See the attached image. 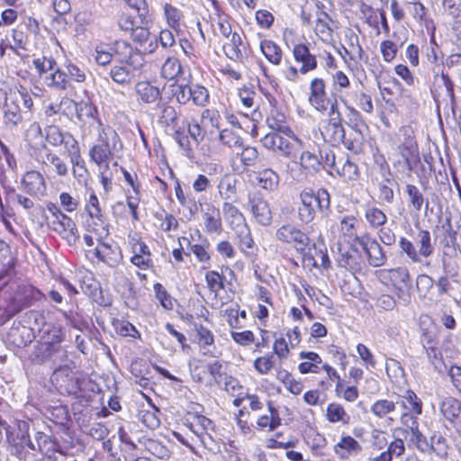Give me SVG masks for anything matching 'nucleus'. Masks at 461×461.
Instances as JSON below:
<instances>
[{"mask_svg": "<svg viewBox=\"0 0 461 461\" xmlns=\"http://www.w3.org/2000/svg\"><path fill=\"white\" fill-rule=\"evenodd\" d=\"M95 124L97 136L89 149V158L98 169H109L111 160L122 151L123 145L119 134L111 126L99 121H95Z\"/></svg>", "mask_w": 461, "mask_h": 461, "instance_id": "f257e3e1", "label": "nucleus"}, {"mask_svg": "<svg viewBox=\"0 0 461 461\" xmlns=\"http://www.w3.org/2000/svg\"><path fill=\"white\" fill-rule=\"evenodd\" d=\"M197 405L194 411H189L185 416V425L196 436L201 444L210 450L216 446L217 433L212 420L200 414Z\"/></svg>", "mask_w": 461, "mask_h": 461, "instance_id": "f03ea898", "label": "nucleus"}, {"mask_svg": "<svg viewBox=\"0 0 461 461\" xmlns=\"http://www.w3.org/2000/svg\"><path fill=\"white\" fill-rule=\"evenodd\" d=\"M301 205L298 208V219L303 224L312 222L315 217V208L320 211L329 210L330 205V194L326 189H319L316 193L303 190L300 194Z\"/></svg>", "mask_w": 461, "mask_h": 461, "instance_id": "7ed1b4c3", "label": "nucleus"}, {"mask_svg": "<svg viewBox=\"0 0 461 461\" xmlns=\"http://www.w3.org/2000/svg\"><path fill=\"white\" fill-rule=\"evenodd\" d=\"M263 147L285 158L295 157L303 149V141L291 132H269L260 140Z\"/></svg>", "mask_w": 461, "mask_h": 461, "instance_id": "20e7f679", "label": "nucleus"}, {"mask_svg": "<svg viewBox=\"0 0 461 461\" xmlns=\"http://www.w3.org/2000/svg\"><path fill=\"white\" fill-rule=\"evenodd\" d=\"M45 140L52 146L64 148L70 158L72 165L82 166L83 158L80 155L77 140L68 132H64L57 125L47 126L44 130Z\"/></svg>", "mask_w": 461, "mask_h": 461, "instance_id": "39448f33", "label": "nucleus"}, {"mask_svg": "<svg viewBox=\"0 0 461 461\" xmlns=\"http://www.w3.org/2000/svg\"><path fill=\"white\" fill-rule=\"evenodd\" d=\"M330 118L323 122L321 129V133L326 142L333 146L343 144L346 148V142L352 139V134L347 137L344 127L342 125V115L339 111L338 104L335 103L331 106V111H329Z\"/></svg>", "mask_w": 461, "mask_h": 461, "instance_id": "423d86ee", "label": "nucleus"}, {"mask_svg": "<svg viewBox=\"0 0 461 461\" xmlns=\"http://www.w3.org/2000/svg\"><path fill=\"white\" fill-rule=\"evenodd\" d=\"M74 362L56 367L50 379L56 388L62 393L77 395L80 392L79 378L75 373Z\"/></svg>", "mask_w": 461, "mask_h": 461, "instance_id": "0eeeda50", "label": "nucleus"}, {"mask_svg": "<svg viewBox=\"0 0 461 461\" xmlns=\"http://www.w3.org/2000/svg\"><path fill=\"white\" fill-rule=\"evenodd\" d=\"M347 110L348 125L351 128L352 139L346 142V149L354 152L359 153L362 150L364 144L363 129L366 128V123L362 120L360 113L352 105H349L346 100L342 99Z\"/></svg>", "mask_w": 461, "mask_h": 461, "instance_id": "6e6552de", "label": "nucleus"}, {"mask_svg": "<svg viewBox=\"0 0 461 461\" xmlns=\"http://www.w3.org/2000/svg\"><path fill=\"white\" fill-rule=\"evenodd\" d=\"M308 102L312 107L321 113L331 111L334 103L338 104L336 98L329 97L326 82L321 77H314L311 80Z\"/></svg>", "mask_w": 461, "mask_h": 461, "instance_id": "1a4fd4ad", "label": "nucleus"}, {"mask_svg": "<svg viewBox=\"0 0 461 461\" xmlns=\"http://www.w3.org/2000/svg\"><path fill=\"white\" fill-rule=\"evenodd\" d=\"M276 237L278 240L293 244L297 251L303 253L310 245L311 240L303 231L291 223L282 225L276 230Z\"/></svg>", "mask_w": 461, "mask_h": 461, "instance_id": "9d476101", "label": "nucleus"}, {"mask_svg": "<svg viewBox=\"0 0 461 461\" xmlns=\"http://www.w3.org/2000/svg\"><path fill=\"white\" fill-rule=\"evenodd\" d=\"M378 276L383 282H389L395 288L396 295L400 299L404 295V288L411 286V276L406 267L381 269Z\"/></svg>", "mask_w": 461, "mask_h": 461, "instance_id": "9b49d317", "label": "nucleus"}, {"mask_svg": "<svg viewBox=\"0 0 461 461\" xmlns=\"http://www.w3.org/2000/svg\"><path fill=\"white\" fill-rule=\"evenodd\" d=\"M29 429V420H14L6 429V440L16 447L23 449L27 447L32 450H36L34 444L30 439Z\"/></svg>", "mask_w": 461, "mask_h": 461, "instance_id": "f8f14e48", "label": "nucleus"}, {"mask_svg": "<svg viewBox=\"0 0 461 461\" xmlns=\"http://www.w3.org/2000/svg\"><path fill=\"white\" fill-rule=\"evenodd\" d=\"M33 158L46 167L51 168L59 176L64 177L68 174L67 163L47 146L37 149Z\"/></svg>", "mask_w": 461, "mask_h": 461, "instance_id": "ddd939ff", "label": "nucleus"}, {"mask_svg": "<svg viewBox=\"0 0 461 461\" xmlns=\"http://www.w3.org/2000/svg\"><path fill=\"white\" fill-rule=\"evenodd\" d=\"M358 244L366 254L370 266L378 267L385 264L387 257L375 239L365 234L358 239Z\"/></svg>", "mask_w": 461, "mask_h": 461, "instance_id": "4468645a", "label": "nucleus"}, {"mask_svg": "<svg viewBox=\"0 0 461 461\" xmlns=\"http://www.w3.org/2000/svg\"><path fill=\"white\" fill-rule=\"evenodd\" d=\"M137 101L140 104L157 106L163 101L162 93L158 86L149 81H139L134 86Z\"/></svg>", "mask_w": 461, "mask_h": 461, "instance_id": "2eb2a0df", "label": "nucleus"}, {"mask_svg": "<svg viewBox=\"0 0 461 461\" xmlns=\"http://www.w3.org/2000/svg\"><path fill=\"white\" fill-rule=\"evenodd\" d=\"M250 212L255 221L262 226H269L272 222V212L269 203L259 194H255L249 198Z\"/></svg>", "mask_w": 461, "mask_h": 461, "instance_id": "dca6fc26", "label": "nucleus"}, {"mask_svg": "<svg viewBox=\"0 0 461 461\" xmlns=\"http://www.w3.org/2000/svg\"><path fill=\"white\" fill-rule=\"evenodd\" d=\"M94 254L110 267H116L122 260L121 249L114 243H99L95 249Z\"/></svg>", "mask_w": 461, "mask_h": 461, "instance_id": "f3484780", "label": "nucleus"}, {"mask_svg": "<svg viewBox=\"0 0 461 461\" xmlns=\"http://www.w3.org/2000/svg\"><path fill=\"white\" fill-rule=\"evenodd\" d=\"M22 186L27 194L36 197L45 195L47 190L44 177L36 170H31L24 174L22 179Z\"/></svg>", "mask_w": 461, "mask_h": 461, "instance_id": "a211bd4d", "label": "nucleus"}, {"mask_svg": "<svg viewBox=\"0 0 461 461\" xmlns=\"http://www.w3.org/2000/svg\"><path fill=\"white\" fill-rule=\"evenodd\" d=\"M294 59L297 63L301 64L299 71L305 75L317 68V58L312 54L308 46L303 43L295 44L293 48Z\"/></svg>", "mask_w": 461, "mask_h": 461, "instance_id": "6ab92c4d", "label": "nucleus"}, {"mask_svg": "<svg viewBox=\"0 0 461 461\" xmlns=\"http://www.w3.org/2000/svg\"><path fill=\"white\" fill-rule=\"evenodd\" d=\"M202 219L203 221V230L207 234L220 235L222 232L223 227L221 212L213 204H206L205 209L202 212Z\"/></svg>", "mask_w": 461, "mask_h": 461, "instance_id": "aec40b11", "label": "nucleus"}, {"mask_svg": "<svg viewBox=\"0 0 461 461\" xmlns=\"http://www.w3.org/2000/svg\"><path fill=\"white\" fill-rule=\"evenodd\" d=\"M131 38L144 53H153L158 48V37L152 34L146 25L136 26L131 32Z\"/></svg>", "mask_w": 461, "mask_h": 461, "instance_id": "412c9836", "label": "nucleus"}, {"mask_svg": "<svg viewBox=\"0 0 461 461\" xmlns=\"http://www.w3.org/2000/svg\"><path fill=\"white\" fill-rule=\"evenodd\" d=\"M195 330L197 343L202 355L210 357H218L219 351L215 346L213 333L203 325H197Z\"/></svg>", "mask_w": 461, "mask_h": 461, "instance_id": "4be33fe9", "label": "nucleus"}, {"mask_svg": "<svg viewBox=\"0 0 461 461\" xmlns=\"http://www.w3.org/2000/svg\"><path fill=\"white\" fill-rule=\"evenodd\" d=\"M411 441L416 445V447L420 450L423 452L433 450L434 452H437L438 454L446 453L444 446L441 447V445H444L445 442V439L442 437H433L431 438V442L429 443L427 440L426 437L423 436V434L419 430L418 427L411 429Z\"/></svg>", "mask_w": 461, "mask_h": 461, "instance_id": "5701e85b", "label": "nucleus"}, {"mask_svg": "<svg viewBox=\"0 0 461 461\" xmlns=\"http://www.w3.org/2000/svg\"><path fill=\"white\" fill-rule=\"evenodd\" d=\"M334 453L342 460L349 459L362 452V446L349 435L341 436L339 441L334 446Z\"/></svg>", "mask_w": 461, "mask_h": 461, "instance_id": "b1692460", "label": "nucleus"}, {"mask_svg": "<svg viewBox=\"0 0 461 461\" xmlns=\"http://www.w3.org/2000/svg\"><path fill=\"white\" fill-rule=\"evenodd\" d=\"M157 122L163 128H174L177 124L178 113L174 106L162 101L156 106Z\"/></svg>", "mask_w": 461, "mask_h": 461, "instance_id": "393cba45", "label": "nucleus"}, {"mask_svg": "<svg viewBox=\"0 0 461 461\" xmlns=\"http://www.w3.org/2000/svg\"><path fill=\"white\" fill-rule=\"evenodd\" d=\"M300 359L303 360L298 366L301 374H318L321 371L322 363L321 357L313 351H302L299 354Z\"/></svg>", "mask_w": 461, "mask_h": 461, "instance_id": "a878e982", "label": "nucleus"}, {"mask_svg": "<svg viewBox=\"0 0 461 461\" xmlns=\"http://www.w3.org/2000/svg\"><path fill=\"white\" fill-rule=\"evenodd\" d=\"M222 213L233 231L247 225L246 219L242 212L231 203H223Z\"/></svg>", "mask_w": 461, "mask_h": 461, "instance_id": "bb28decb", "label": "nucleus"}, {"mask_svg": "<svg viewBox=\"0 0 461 461\" xmlns=\"http://www.w3.org/2000/svg\"><path fill=\"white\" fill-rule=\"evenodd\" d=\"M25 140L29 145V153L34 158V152L42 146H47L43 140V133L38 122H32L25 131Z\"/></svg>", "mask_w": 461, "mask_h": 461, "instance_id": "cd10ccee", "label": "nucleus"}, {"mask_svg": "<svg viewBox=\"0 0 461 461\" xmlns=\"http://www.w3.org/2000/svg\"><path fill=\"white\" fill-rule=\"evenodd\" d=\"M440 412L450 422L461 420V402L453 397L445 398L440 403Z\"/></svg>", "mask_w": 461, "mask_h": 461, "instance_id": "c85d7f7f", "label": "nucleus"}, {"mask_svg": "<svg viewBox=\"0 0 461 461\" xmlns=\"http://www.w3.org/2000/svg\"><path fill=\"white\" fill-rule=\"evenodd\" d=\"M226 56L232 60H241L245 55V46L240 35L233 32L230 42L223 46Z\"/></svg>", "mask_w": 461, "mask_h": 461, "instance_id": "c756f323", "label": "nucleus"}, {"mask_svg": "<svg viewBox=\"0 0 461 461\" xmlns=\"http://www.w3.org/2000/svg\"><path fill=\"white\" fill-rule=\"evenodd\" d=\"M358 220L353 215H345L339 221V231L345 240H357L360 237L357 236Z\"/></svg>", "mask_w": 461, "mask_h": 461, "instance_id": "7c9ffc66", "label": "nucleus"}, {"mask_svg": "<svg viewBox=\"0 0 461 461\" xmlns=\"http://www.w3.org/2000/svg\"><path fill=\"white\" fill-rule=\"evenodd\" d=\"M182 240L186 243L187 249L195 256L196 259L203 264V268H209L211 265V256L208 252L210 247L209 242L205 241L203 244H192L185 237H182Z\"/></svg>", "mask_w": 461, "mask_h": 461, "instance_id": "2f4dec72", "label": "nucleus"}, {"mask_svg": "<svg viewBox=\"0 0 461 461\" xmlns=\"http://www.w3.org/2000/svg\"><path fill=\"white\" fill-rule=\"evenodd\" d=\"M260 50L271 64L278 66L281 63L283 51L281 48L273 41H262L260 42Z\"/></svg>", "mask_w": 461, "mask_h": 461, "instance_id": "473e14b6", "label": "nucleus"}, {"mask_svg": "<svg viewBox=\"0 0 461 461\" xmlns=\"http://www.w3.org/2000/svg\"><path fill=\"white\" fill-rule=\"evenodd\" d=\"M49 226L55 232L59 233V235L65 236L74 234L76 224L70 217L63 213L59 217L56 216L55 218H53L49 222Z\"/></svg>", "mask_w": 461, "mask_h": 461, "instance_id": "72a5a7b5", "label": "nucleus"}, {"mask_svg": "<svg viewBox=\"0 0 461 461\" xmlns=\"http://www.w3.org/2000/svg\"><path fill=\"white\" fill-rule=\"evenodd\" d=\"M39 354L41 355V361L50 360L57 367L60 365H67L68 362H73L68 358V351L63 347L39 351Z\"/></svg>", "mask_w": 461, "mask_h": 461, "instance_id": "f704fd0d", "label": "nucleus"}, {"mask_svg": "<svg viewBox=\"0 0 461 461\" xmlns=\"http://www.w3.org/2000/svg\"><path fill=\"white\" fill-rule=\"evenodd\" d=\"M14 268L13 258L8 245L0 240V281L6 284L5 278L8 276Z\"/></svg>", "mask_w": 461, "mask_h": 461, "instance_id": "c9c22d12", "label": "nucleus"}, {"mask_svg": "<svg viewBox=\"0 0 461 461\" xmlns=\"http://www.w3.org/2000/svg\"><path fill=\"white\" fill-rule=\"evenodd\" d=\"M258 185L267 191H275L279 185V176L271 168H265L258 173Z\"/></svg>", "mask_w": 461, "mask_h": 461, "instance_id": "e433bc0d", "label": "nucleus"}, {"mask_svg": "<svg viewBox=\"0 0 461 461\" xmlns=\"http://www.w3.org/2000/svg\"><path fill=\"white\" fill-rule=\"evenodd\" d=\"M5 119L6 124L11 126L18 125L23 120L20 106L15 101H14V98L11 95L7 96L5 99Z\"/></svg>", "mask_w": 461, "mask_h": 461, "instance_id": "4c0bfd02", "label": "nucleus"}, {"mask_svg": "<svg viewBox=\"0 0 461 461\" xmlns=\"http://www.w3.org/2000/svg\"><path fill=\"white\" fill-rule=\"evenodd\" d=\"M77 117L83 121L84 117L90 119L89 126L96 130L95 121L102 122L98 116L97 108L89 102H81L77 104Z\"/></svg>", "mask_w": 461, "mask_h": 461, "instance_id": "58836bf2", "label": "nucleus"}, {"mask_svg": "<svg viewBox=\"0 0 461 461\" xmlns=\"http://www.w3.org/2000/svg\"><path fill=\"white\" fill-rule=\"evenodd\" d=\"M365 219L372 229H379L387 222V216L384 211L374 205H366Z\"/></svg>", "mask_w": 461, "mask_h": 461, "instance_id": "ea45409f", "label": "nucleus"}, {"mask_svg": "<svg viewBox=\"0 0 461 461\" xmlns=\"http://www.w3.org/2000/svg\"><path fill=\"white\" fill-rule=\"evenodd\" d=\"M398 402L406 411L414 414L422 413V402L411 390H407L403 395L400 396V402Z\"/></svg>", "mask_w": 461, "mask_h": 461, "instance_id": "a19ab883", "label": "nucleus"}, {"mask_svg": "<svg viewBox=\"0 0 461 461\" xmlns=\"http://www.w3.org/2000/svg\"><path fill=\"white\" fill-rule=\"evenodd\" d=\"M336 173L347 180H357L359 176L357 166L348 157L339 158V165L336 167Z\"/></svg>", "mask_w": 461, "mask_h": 461, "instance_id": "79ce46f5", "label": "nucleus"}, {"mask_svg": "<svg viewBox=\"0 0 461 461\" xmlns=\"http://www.w3.org/2000/svg\"><path fill=\"white\" fill-rule=\"evenodd\" d=\"M416 243L419 252L422 258H428L434 252V247L431 242L430 232L427 230H420L417 233Z\"/></svg>", "mask_w": 461, "mask_h": 461, "instance_id": "37998d69", "label": "nucleus"}, {"mask_svg": "<svg viewBox=\"0 0 461 461\" xmlns=\"http://www.w3.org/2000/svg\"><path fill=\"white\" fill-rule=\"evenodd\" d=\"M267 126L273 130V132H291V130L285 125V116L277 110L273 109L267 118Z\"/></svg>", "mask_w": 461, "mask_h": 461, "instance_id": "c03bdc74", "label": "nucleus"}, {"mask_svg": "<svg viewBox=\"0 0 461 461\" xmlns=\"http://www.w3.org/2000/svg\"><path fill=\"white\" fill-rule=\"evenodd\" d=\"M182 72V66L178 59L168 57L161 67V77L166 79H175Z\"/></svg>", "mask_w": 461, "mask_h": 461, "instance_id": "a18cd8bd", "label": "nucleus"}, {"mask_svg": "<svg viewBox=\"0 0 461 461\" xmlns=\"http://www.w3.org/2000/svg\"><path fill=\"white\" fill-rule=\"evenodd\" d=\"M397 402H394L393 401H389L387 399H380L375 401L371 408L370 411L377 418L383 419L386 417L388 414L395 411L396 410V404Z\"/></svg>", "mask_w": 461, "mask_h": 461, "instance_id": "49530a36", "label": "nucleus"}, {"mask_svg": "<svg viewBox=\"0 0 461 461\" xmlns=\"http://www.w3.org/2000/svg\"><path fill=\"white\" fill-rule=\"evenodd\" d=\"M330 21V18L327 14H321L314 26L316 35L324 42H328L332 39V30L329 24Z\"/></svg>", "mask_w": 461, "mask_h": 461, "instance_id": "de8ad7c7", "label": "nucleus"}, {"mask_svg": "<svg viewBox=\"0 0 461 461\" xmlns=\"http://www.w3.org/2000/svg\"><path fill=\"white\" fill-rule=\"evenodd\" d=\"M300 166L308 173H316L321 169V159L310 151H303L300 156Z\"/></svg>", "mask_w": 461, "mask_h": 461, "instance_id": "09e8293b", "label": "nucleus"}, {"mask_svg": "<svg viewBox=\"0 0 461 461\" xmlns=\"http://www.w3.org/2000/svg\"><path fill=\"white\" fill-rule=\"evenodd\" d=\"M64 339L63 331L60 329L53 328L50 330L47 336L44 338L43 342L38 348L39 351L50 349L51 348L61 347L60 344Z\"/></svg>", "mask_w": 461, "mask_h": 461, "instance_id": "8fccbe9b", "label": "nucleus"}, {"mask_svg": "<svg viewBox=\"0 0 461 461\" xmlns=\"http://www.w3.org/2000/svg\"><path fill=\"white\" fill-rule=\"evenodd\" d=\"M219 140L221 144L230 149H240L243 145L242 138L235 131L230 129H224L221 131L219 133Z\"/></svg>", "mask_w": 461, "mask_h": 461, "instance_id": "3c124183", "label": "nucleus"}, {"mask_svg": "<svg viewBox=\"0 0 461 461\" xmlns=\"http://www.w3.org/2000/svg\"><path fill=\"white\" fill-rule=\"evenodd\" d=\"M236 179L230 175H224L219 184L220 196L224 200L231 199L236 194Z\"/></svg>", "mask_w": 461, "mask_h": 461, "instance_id": "603ef678", "label": "nucleus"}, {"mask_svg": "<svg viewBox=\"0 0 461 461\" xmlns=\"http://www.w3.org/2000/svg\"><path fill=\"white\" fill-rule=\"evenodd\" d=\"M327 419L330 422L348 424L350 417L339 403H330L327 408Z\"/></svg>", "mask_w": 461, "mask_h": 461, "instance_id": "864d4df0", "label": "nucleus"}, {"mask_svg": "<svg viewBox=\"0 0 461 461\" xmlns=\"http://www.w3.org/2000/svg\"><path fill=\"white\" fill-rule=\"evenodd\" d=\"M399 247L411 263H421L422 257L412 241L405 237L399 240Z\"/></svg>", "mask_w": 461, "mask_h": 461, "instance_id": "5fc2aeb1", "label": "nucleus"}, {"mask_svg": "<svg viewBox=\"0 0 461 461\" xmlns=\"http://www.w3.org/2000/svg\"><path fill=\"white\" fill-rule=\"evenodd\" d=\"M85 210L92 219L103 221L104 214L100 202L94 191H91L89 198L86 203Z\"/></svg>", "mask_w": 461, "mask_h": 461, "instance_id": "6e6d98bb", "label": "nucleus"}, {"mask_svg": "<svg viewBox=\"0 0 461 461\" xmlns=\"http://www.w3.org/2000/svg\"><path fill=\"white\" fill-rule=\"evenodd\" d=\"M209 91L199 84H191V101L197 106L203 107L209 103Z\"/></svg>", "mask_w": 461, "mask_h": 461, "instance_id": "4d7b16f0", "label": "nucleus"}, {"mask_svg": "<svg viewBox=\"0 0 461 461\" xmlns=\"http://www.w3.org/2000/svg\"><path fill=\"white\" fill-rule=\"evenodd\" d=\"M163 9L168 26L176 32L179 31L180 20L183 17L182 12L170 4H165Z\"/></svg>", "mask_w": 461, "mask_h": 461, "instance_id": "13d9d810", "label": "nucleus"}, {"mask_svg": "<svg viewBox=\"0 0 461 461\" xmlns=\"http://www.w3.org/2000/svg\"><path fill=\"white\" fill-rule=\"evenodd\" d=\"M113 326L121 336L131 337L132 339L140 338V332L135 326L126 320H114Z\"/></svg>", "mask_w": 461, "mask_h": 461, "instance_id": "bf43d9fd", "label": "nucleus"}, {"mask_svg": "<svg viewBox=\"0 0 461 461\" xmlns=\"http://www.w3.org/2000/svg\"><path fill=\"white\" fill-rule=\"evenodd\" d=\"M224 276L220 275L217 271H208L205 274V282L208 289L217 294L221 290L224 289Z\"/></svg>", "mask_w": 461, "mask_h": 461, "instance_id": "052dcab7", "label": "nucleus"}, {"mask_svg": "<svg viewBox=\"0 0 461 461\" xmlns=\"http://www.w3.org/2000/svg\"><path fill=\"white\" fill-rule=\"evenodd\" d=\"M239 239L240 248L244 252L249 254V249L254 247V240L252 239L250 230L248 225L234 231Z\"/></svg>", "mask_w": 461, "mask_h": 461, "instance_id": "680f3d73", "label": "nucleus"}, {"mask_svg": "<svg viewBox=\"0 0 461 461\" xmlns=\"http://www.w3.org/2000/svg\"><path fill=\"white\" fill-rule=\"evenodd\" d=\"M110 76L113 80L118 84H126L130 82L132 77V74L126 65L113 67L110 71Z\"/></svg>", "mask_w": 461, "mask_h": 461, "instance_id": "e2e57ef3", "label": "nucleus"}, {"mask_svg": "<svg viewBox=\"0 0 461 461\" xmlns=\"http://www.w3.org/2000/svg\"><path fill=\"white\" fill-rule=\"evenodd\" d=\"M406 193L408 194L411 205L417 212H420L424 203V196L421 192L416 185L408 184L406 185Z\"/></svg>", "mask_w": 461, "mask_h": 461, "instance_id": "0e129e2a", "label": "nucleus"}, {"mask_svg": "<svg viewBox=\"0 0 461 461\" xmlns=\"http://www.w3.org/2000/svg\"><path fill=\"white\" fill-rule=\"evenodd\" d=\"M241 152H238L237 155L240 156L241 163L245 167H252L256 164L258 158V151L256 148L247 146L240 149Z\"/></svg>", "mask_w": 461, "mask_h": 461, "instance_id": "69168bd1", "label": "nucleus"}, {"mask_svg": "<svg viewBox=\"0 0 461 461\" xmlns=\"http://www.w3.org/2000/svg\"><path fill=\"white\" fill-rule=\"evenodd\" d=\"M273 356L267 354L266 356L259 357L254 361V368L260 375H267L274 367Z\"/></svg>", "mask_w": 461, "mask_h": 461, "instance_id": "338daca9", "label": "nucleus"}, {"mask_svg": "<svg viewBox=\"0 0 461 461\" xmlns=\"http://www.w3.org/2000/svg\"><path fill=\"white\" fill-rule=\"evenodd\" d=\"M51 86L60 90H66L69 86V80L66 69H57L51 75Z\"/></svg>", "mask_w": 461, "mask_h": 461, "instance_id": "774afa93", "label": "nucleus"}]
</instances>
